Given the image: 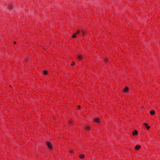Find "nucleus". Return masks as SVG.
<instances>
[{
  "mask_svg": "<svg viewBox=\"0 0 160 160\" xmlns=\"http://www.w3.org/2000/svg\"><path fill=\"white\" fill-rule=\"evenodd\" d=\"M47 144L48 146V147L50 149H52V147L51 143L48 142H47Z\"/></svg>",
  "mask_w": 160,
  "mask_h": 160,
  "instance_id": "f257e3e1",
  "label": "nucleus"
},
{
  "mask_svg": "<svg viewBox=\"0 0 160 160\" xmlns=\"http://www.w3.org/2000/svg\"><path fill=\"white\" fill-rule=\"evenodd\" d=\"M129 88L127 87H126L123 90V91L124 92H128Z\"/></svg>",
  "mask_w": 160,
  "mask_h": 160,
  "instance_id": "f03ea898",
  "label": "nucleus"
},
{
  "mask_svg": "<svg viewBox=\"0 0 160 160\" xmlns=\"http://www.w3.org/2000/svg\"><path fill=\"white\" fill-rule=\"evenodd\" d=\"M94 120L96 122L99 123L100 122L99 118H95L94 119Z\"/></svg>",
  "mask_w": 160,
  "mask_h": 160,
  "instance_id": "7ed1b4c3",
  "label": "nucleus"
},
{
  "mask_svg": "<svg viewBox=\"0 0 160 160\" xmlns=\"http://www.w3.org/2000/svg\"><path fill=\"white\" fill-rule=\"evenodd\" d=\"M132 134L133 136H134L135 135H137L138 134V132L137 131L135 130L134 132H132Z\"/></svg>",
  "mask_w": 160,
  "mask_h": 160,
  "instance_id": "20e7f679",
  "label": "nucleus"
},
{
  "mask_svg": "<svg viewBox=\"0 0 160 160\" xmlns=\"http://www.w3.org/2000/svg\"><path fill=\"white\" fill-rule=\"evenodd\" d=\"M150 113L152 115H154L155 113V112L154 110H152L150 111Z\"/></svg>",
  "mask_w": 160,
  "mask_h": 160,
  "instance_id": "39448f33",
  "label": "nucleus"
},
{
  "mask_svg": "<svg viewBox=\"0 0 160 160\" xmlns=\"http://www.w3.org/2000/svg\"><path fill=\"white\" fill-rule=\"evenodd\" d=\"M140 146L137 145L136 146L135 148L136 150H138L140 148Z\"/></svg>",
  "mask_w": 160,
  "mask_h": 160,
  "instance_id": "423d86ee",
  "label": "nucleus"
},
{
  "mask_svg": "<svg viewBox=\"0 0 160 160\" xmlns=\"http://www.w3.org/2000/svg\"><path fill=\"white\" fill-rule=\"evenodd\" d=\"M83 35L84 36L86 33V32L84 30H82V31Z\"/></svg>",
  "mask_w": 160,
  "mask_h": 160,
  "instance_id": "0eeeda50",
  "label": "nucleus"
},
{
  "mask_svg": "<svg viewBox=\"0 0 160 160\" xmlns=\"http://www.w3.org/2000/svg\"><path fill=\"white\" fill-rule=\"evenodd\" d=\"M48 73V72L46 70H44L43 71V73L44 74V75H47Z\"/></svg>",
  "mask_w": 160,
  "mask_h": 160,
  "instance_id": "6e6552de",
  "label": "nucleus"
},
{
  "mask_svg": "<svg viewBox=\"0 0 160 160\" xmlns=\"http://www.w3.org/2000/svg\"><path fill=\"white\" fill-rule=\"evenodd\" d=\"M84 157V155L83 154H80L79 156V157L81 158H83Z\"/></svg>",
  "mask_w": 160,
  "mask_h": 160,
  "instance_id": "1a4fd4ad",
  "label": "nucleus"
},
{
  "mask_svg": "<svg viewBox=\"0 0 160 160\" xmlns=\"http://www.w3.org/2000/svg\"><path fill=\"white\" fill-rule=\"evenodd\" d=\"M77 35V33H75L73 34V36H72V37L73 38H75L76 37V35Z\"/></svg>",
  "mask_w": 160,
  "mask_h": 160,
  "instance_id": "9d476101",
  "label": "nucleus"
},
{
  "mask_svg": "<svg viewBox=\"0 0 160 160\" xmlns=\"http://www.w3.org/2000/svg\"><path fill=\"white\" fill-rule=\"evenodd\" d=\"M90 128V127L89 126H87L85 128V129L86 130H89Z\"/></svg>",
  "mask_w": 160,
  "mask_h": 160,
  "instance_id": "9b49d317",
  "label": "nucleus"
},
{
  "mask_svg": "<svg viewBox=\"0 0 160 160\" xmlns=\"http://www.w3.org/2000/svg\"><path fill=\"white\" fill-rule=\"evenodd\" d=\"M78 59L81 60L82 58V57L80 55H79L78 56Z\"/></svg>",
  "mask_w": 160,
  "mask_h": 160,
  "instance_id": "f8f14e48",
  "label": "nucleus"
},
{
  "mask_svg": "<svg viewBox=\"0 0 160 160\" xmlns=\"http://www.w3.org/2000/svg\"><path fill=\"white\" fill-rule=\"evenodd\" d=\"M71 66H72L75 65V63L74 62H72L71 64Z\"/></svg>",
  "mask_w": 160,
  "mask_h": 160,
  "instance_id": "ddd939ff",
  "label": "nucleus"
},
{
  "mask_svg": "<svg viewBox=\"0 0 160 160\" xmlns=\"http://www.w3.org/2000/svg\"><path fill=\"white\" fill-rule=\"evenodd\" d=\"M8 8H9V9H11L12 8V6L11 5H9L8 6Z\"/></svg>",
  "mask_w": 160,
  "mask_h": 160,
  "instance_id": "4468645a",
  "label": "nucleus"
},
{
  "mask_svg": "<svg viewBox=\"0 0 160 160\" xmlns=\"http://www.w3.org/2000/svg\"><path fill=\"white\" fill-rule=\"evenodd\" d=\"M144 125L146 127L147 126V125H148V124L147 123H144Z\"/></svg>",
  "mask_w": 160,
  "mask_h": 160,
  "instance_id": "2eb2a0df",
  "label": "nucleus"
},
{
  "mask_svg": "<svg viewBox=\"0 0 160 160\" xmlns=\"http://www.w3.org/2000/svg\"><path fill=\"white\" fill-rule=\"evenodd\" d=\"M69 123L70 125H71L72 124V122L71 121H69Z\"/></svg>",
  "mask_w": 160,
  "mask_h": 160,
  "instance_id": "dca6fc26",
  "label": "nucleus"
},
{
  "mask_svg": "<svg viewBox=\"0 0 160 160\" xmlns=\"http://www.w3.org/2000/svg\"><path fill=\"white\" fill-rule=\"evenodd\" d=\"M146 128H147V129H149L150 128V127L149 126H147L146 127Z\"/></svg>",
  "mask_w": 160,
  "mask_h": 160,
  "instance_id": "f3484780",
  "label": "nucleus"
},
{
  "mask_svg": "<svg viewBox=\"0 0 160 160\" xmlns=\"http://www.w3.org/2000/svg\"><path fill=\"white\" fill-rule=\"evenodd\" d=\"M80 32V31L79 30H78V32H77L76 33H77V34H78L79 32Z\"/></svg>",
  "mask_w": 160,
  "mask_h": 160,
  "instance_id": "a211bd4d",
  "label": "nucleus"
},
{
  "mask_svg": "<svg viewBox=\"0 0 160 160\" xmlns=\"http://www.w3.org/2000/svg\"><path fill=\"white\" fill-rule=\"evenodd\" d=\"M69 152L71 153H72L73 152V151L72 150H70L69 151Z\"/></svg>",
  "mask_w": 160,
  "mask_h": 160,
  "instance_id": "6ab92c4d",
  "label": "nucleus"
},
{
  "mask_svg": "<svg viewBox=\"0 0 160 160\" xmlns=\"http://www.w3.org/2000/svg\"><path fill=\"white\" fill-rule=\"evenodd\" d=\"M107 61H108V60H107V58H106V59H104V61L105 62Z\"/></svg>",
  "mask_w": 160,
  "mask_h": 160,
  "instance_id": "aec40b11",
  "label": "nucleus"
},
{
  "mask_svg": "<svg viewBox=\"0 0 160 160\" xmlns=\"http://www.w3.org/2000/svg\"><path fill=\"white\" fill-rule=\"evenodd\" d=\"M14 44H16V42H14Z\"/></svg>",
  "mask_w": 160,
  "mask_h": 160,
  "instance_id": "412c9836",
  "label": "nucleus"
},
{
  "mask_svg": "<svg viewBox=\"0 0 160 160\" xmlns=\"http://www.w3.org/2000/svg\"><path fill=\"white\" fill-rule=\"evenodd\" d=\"M78 108H80V106H78Z\"/></svg>",
  "mask_w": 160,
  "mask_h": 160,
  "instance_id": "4be33fe9",
  "label": "nucleus"
}]
</instances>
